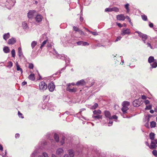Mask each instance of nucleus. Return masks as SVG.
<instances>
[{"label":"nucleus","mask_w":157,"mask_h":157,"mask_svg":"<svg viewBox=\"0 0 157 157\" xmlns=\"http://www.w3.org/2000/svg\"><path fill=\"white\" fill-rule=\"evenodd\" d=\"M135 33H138V36L142 38V40L144 42L145 44L146 43L145 41L147 38V35L138 31H135Z\"/></svg>","instance_id":"1"},{"label":"nucleus","mask_w":157,"mask_h":157,"mask_svg":"<svg viewBox=\"0 0 157 157\" xmlns=\"http://www.w3.org/2000/svg\"><path fill=\"white\" fill-rule=\"evenodd\" d=\"M36 12L35 10H30L27 13V16L29 19H32L36 15Z\"/></svg>","instance_id":"2"},{"label":"nucleus","mask_w":157,"mask_h":157,"mask_svg":"<svg viewBox=\"0 0 157 157\" xmlns=\"http://www.w3.org/2000/svg\"><path fill=\"white\" fill-rule=\"evenodd\" d=\"M39 89L41 91H44L47 88V84L44 82H42L39 84Z\"/></svg>","instance_id":"3"},{"label":"nucleus","mask_w":157,"mask_h":157,"mask_svg":"<svg viewBox=\"0 0 157 157\" xmlns=\"http://www.w3.org/2000/svg\"><path fill=\"white\" fill-rule=\"evenodd\" d=\"M141 99L139 98L135 100L133 102V105L135 107H138L142 104Z\"/></svg>","instance_id":"4"},{"label":"nucleus","mask_w":157,"mask_h":157,"mask_svg":"<svg viewBox=\"0 0 157 157\" xmlns=\"http://www.w3.org/2000/svg\"><path fill=\"white\" fill-rule=\"evenodd\" d=\"M157 144V140L154 139L152 140L151 141V144L149 146V148L151 149H153L157 147L156 144Z\"/></svg>","instance_id":"5"},{"label":"nucleus","mask_w":157,"mask_h":157,"mask_svg":"<svg viewBox=\"0 0 157 157\" xmlns=\"http://www.w3.org/2000/svg\"><path fill=\"white\" fill-rule=\"evenodd\" d=\"M63 152L64 150L63 148H59L56 150V154L57 156L61 157L63 154Z\"/></svg>","instance_id":"6"},{"label":"nucleus","mask_w":157,"mask_h":157,"mask_svg":"<svg viewBox=\"0 0 157 157\" xmlns=\"http://www.w3.org/2000/svg\"><path fill=\"white\" fill-rule=\"evenodd\" d=\"M55 86L53 82H51L48 84V88L50 91H53L55 89Z\"/></svg>","instance_id":"7"},{"label":"nucleus","mask_w":157,"mask_h":157,"mask_svg":"<svg viewBox=\"0 0 157 157\" xmlns=\"http://www.w3.org/2000/svg\"><path fill=\"white\" fill-rule=\"evenodd\" d=\"M130 29H126L122 30L121 31V35L122 36H124L126 34L129 35L130 34Z\"/></svg>","instance_id":"8"},{"label":"nucleus","mask_w":157,"mask_h":157,"mask_svg":"<svg viewBox=\"0 0 157 157\" xmlns=\"http://www.w3.org/2000/svg\"><path fill=\"white\" fill-rule=\"evenodd\" d=\"M104 114L106 118L110 120L111 116L109 111L107 110H105L104 112Z\"/></svg>","instance_id":"9"},{"label":"nucleus","mask_w":157,"mask_h":157,"mask_svg":"<svg viewBox=\"0 0 157 157\" xmlns=\"http://www.w3.org/2000/svg\"><path fill=\"white\" fill-rule=\"evenodd\" d=\"M117 19V20L124 21L125 19V17L123 14H120L118 15L116 17Z\"/></svg>","instance_id":"10"},{"label":"nucleus","mask_w":157,"mask_h":157,"mask_svg":"<svg viewBox=\"0 0 157 157\" xmlns=\"http://www.w3.org/2000/svg\"><path fill=\"white\" fill-rule=\"evenodd\" d=\"M43 17L40 14H37L35 17V19L36 21L37 22H41L43 19Z\"/></svg>","instance_id":"11"},{"label":"nucleus","mask_w":157,"mask_h":157,"mask_svg":"<svg viewBox=\"0 0 157 157\" xmlns=\"http://www.w3.org/2000/svg\"><path fill=\"white\" fill-rule=\"evenodd\" d=\"M85 82L84 80L82 79L78 81L75 84V85L78 86H83L85 85Z\"/></svg>","instance_id":"12"},{"label":"nucleus","mask_w":157,"mask_h":157,"mask_svg":"<svg viewBox=\"0 0 157 157\" xmlns=\"http://www.w3.org/2000/svg\"><path fill=\"white\" fill-rule=\"evenodd\" d=\"M66 90L70 92L71 93H75L76 92L77 90V88H73L71 89L69 87H67L66 88Z\"/></svg>","instance_id":"13"},{"label":"nucleus","mask_w":157,"mask_h":157,"mask_svg":"<svg viewBox=\"0 0 157 157\" xmlns=\"http://www.w3.org/2000/svg\"><path fill=\"white\" fill-rule=\"evenodd\" d=\"M18 56L20 59H21L24 57V56L23 55L21 48L20 47L18 48Z\"/></svg>","instance_id":"14"},{"label":"nucleus","mask_w":157,"mask_h":157,"mask_svg":"<svg viewBox=\"0 0 157 157\" xmlns=\"http://www.w3.org/2000/svg\"><path fill=\"white\" fill-rule=\"evenodd\" d=\"M16 42V39L13 37H12L8 40V44H13Z\"/></svg>","instance_id":"15"},{"label":"nucleus","mask_w":157,"mask_h":157,"mask_svg":"<svg viewBox=\"0 0 157 157\" xmlns=\"http://www.w3.org/2000/svg\"><path fill=\"white\" fill-rule=\"evenodd\" d=\"M22 27L25 30L28 29L29 28L27 24L25 21L22 22Z\"/></svg>","instance_id":"16"},{"label":"nucleus","mask_w":157,"mask_h":157,"mask_svg":"<svg viewBox=\"0 0 157 157\" xmlns=\"http://www.w3.org/2000/svg\"><path fill=\"white\" fill-rule=\"evenodd\" d=\"M14 2H13L12 0H9L8 2L7 1L6 3V5H8V3L10 4V7H11L14 6L15 4Z\"/></svg>","instance_id":"17"},{"label":"nucleus","mask_w":157,"mask_h":157,"mask_svg":"<svg viewBox=\"0 0 157 157\" xmlns=\"http://www.w3.org/2000/svg\"><path fill=\"white\" fill-rule=\"evenodd\" d=\"M155 60L154 59V57L150 56L149 57L148 61L149 63L151 64V63L154 62Z\"/></svg>","instance_id":"18"},{"label":"nucleus","mask_w":157,"mask_h":157,"mask_svg":"<svg viewBox=\"0 0 157 157\" xmlns=\"http://www.w3.org/2000/svg\"><path fill=\"white\" fill-rule=\"evenodd\" d=\"M128 108L127 106H123L121 110L123 113L125 114L127 113V111L128 110Z\"/></svg>","instance_id":"19"},{"label":"nucleus","mask_w":157,"mask_h":157,"mask_svg":"<svg viewBox=\"0 0 157 157\" xmlns=\"http://www.w3.org/2000/svg\"><path fill=\"white\" fill-rule=\"evenodd\" d=\"M3 51L4 53H7L10 52V49L8 47L5 46L3 48Z\"/></svg>","instance_id":"20"},{"label":"nucleus","mask_w":157,"mask_h":157,"mask_svg":"<svg viewBox=\"0 0 157 157\" xmlns=\"http://www.w3.org/2000/svg\"><path fill=\"white\" fill-rule=\"evenodd\" d=\"M101 113V111L100 110H94L93 111L94 115H100Z\"/></svg>","instance_id":"21"},{"label":"nucleus","mask_w":157,"mask_h":157,"mask_svg":"<svg viewBox=\"0 0 157 157\" xmlns=\"http://www.w3.org/2000/svg\"><path fill=\"white\" fill-rule=\"evenodd\" d=\"M152 41V44L155 46V48H157V37H155Z\"/></svg>","instance_id":"22"},{"label":"nucleus","mask_w":157,"mask_h":157,"mask_svg":"<svg viewBox=\"0 0 157 157\" xmlns=\"http://www.w3.org/2000/svg\"><path fill=\"white\" fill-rule=\"evenodd\" d=\"M68 152L70 157H74V151L72 149L69 150Z\"/></svg>","instance_id":"23"},{"label":"nucleus","mask_w":157,"mask_h":157,"mask_svg":"<svg viewBox=\"0 0 157 157\" xmlns=\"http://www.w3.org/2000/svg\"><path fill=\"white\" fill-rule=\"evenodd\" d=\"M150 65L151 66V68H156L157 67V62L156 61H155L152 63H151V64H150Z\"/></svg>","instance_id":"24"},{"label":"nucleus","mask_w":157,"mask_h":157,"mask_svg":"<svg viewBox=\"0 0 157 157\" xmlns=\"http://www.w3.org/2000/svg\"><path fill=\"white\" fill-rule=\"evenodd\" d=\"M92 117L95 119H102V116L100 115H98L95 116L93 115Z\"/></svg>","instance_id":"25"},{"label":"nucleus","mask_w":157,"mask_h":157,"mask_svg":"<svg viewBox=\"0 0 157 157\" xmlns=\"http://www.w3.org/2000/svg\"><path fill=\"white\" fill-rule=\"evenodd\" d=\"M10 36L9 33L5 34L3 36V38L5 40H6Z\"/></svg>","instance_id":"26"},{"label":"nucleus","mask_w":157,"mask_h":157,"mask_svg":"<svg viewBox=\"0 0 157 157\" xmlns=\"http://www.w3.org/2000/svg\"><path fill=\"white\" fill-rule=\"evenodd\" d=\"M54 137L56 141L57 142H58L59 141V136L56 133H55L54 135Z\"/></svg>","instance_id":"27"},{"label":"nucleus","mask_w":157,"mask_h":157,"mask_svg":"<svg viewBox=\"0 0 157 157\" xmlns=\"http://www.w3.org/2000/svg\"><path fill=\"white\" fill-rule=\"evenodd\" d=\"M105 46V45H101L100 43H98L96 45H93L92 47L93 48L95 49L96 48V47H101L103 46L104 47Z\"/></svg>","instance_id":"28"},{"label":"nucleus","mask_w":157,"mask_h":157,"mask_svg":"<svg viewBox=\"0 0 157 157\" xmlns=\"http://www.w3.org/2000/svg\"><path fill=\"white\" fill-rule=\"evenodd\" d=\"M29 78L31 80L33 81L35 79L34 75V74H31L29 76Z\"/></svg>","instance_id":"29"},{"label":"nucleus","mask_w":157,"mask_h":157,"mask_svg":"<svg viewBox=\"0 0 157 157\" xmlns=\"http://www.w3.org/2000/svg\"><path fill=\"white\" fill-rule=\"evenodd\" d=\"M37 43V42L35 41H33L32 42L31 44V46L33 49L34 47L36 45Z\"/></svg>","instance_id":"30"},{"label":"nucleus","mask_w":157,"mask_h":157,"mask_svg":"<svg viewBox=\"0 0 157 157\" xmlns=\"http://www.w3.org/2000/svg\"><path fill=\"white\" fill-rule=\"evenodd\" d=\"M98 105L97 103H95L93 105L90 107V109H94L98 107Z\"/></svg>","instance_id":"31"},{"label":"nucleus","mask_w":157,"mask_h":157,"mask_svg":"<svg viewBox=\"0 0 157 157\" xmlns=\"http://www.w3.org/2000/svg\"><path fill=\"white\" fill-rule=\"evenodd\" d=\"M150 126L151 128H154L155 127L156 123L155 122L152 121L150 122Z\"/></svg>","instance_id":"32"},{"label":"nucleus","mask_w":157,"mask_h":157,"mask_svg":"<svg viewBox=\"0 0 157 157\" xmlns=\"http://www.w3.org/2000/svg\"><path fill=\"white\" fill-rule=\"evenodd\" d=\"M149 137L150 139L151 140H153L155 138V134L154 133L151 132L150 134Z\"/></svg>","instance_id":"33"},{"label":"nucleus","mask_w":157,"mask_h":157,"mask_svg":"<svg viewBox=\"0 0 157 157\" xmlns=\"http://www.w3.org/2000/svg\"><path fill=\"white\" fill-rule=\"evenodd\" d=\"M129 4L128 3H127V4H126L124 6L125 8L127 10V13H128L130 11V10L129 8Z\"/></svg>","instance_id":"34"},{"label":"nucleus","mask_w":157,"mask_h":157,"mask_svg":"<svg viewBox=\"0 0 157 157\" xmlns=\"http://www.w3.org/2000/svg\"><path fill=\"white\" fill-rule=\"evenodd\" d=\"M38 157H48V154L46 152H43L42 155H39Z\"/></svg>","instance_id":"35"},{"label":"nucleus","mask_w":157,"mask_h":157,"mask_svg":"<svg viewBox=\"0 0 157 157\" xmlns=\"http://www.w3.org/2000/svg\"><path fill=\"white\" fill-rule=\"evenodd\" d=\"M129 102L126 101H125L123 102L122 105L123 106H128L129 105Z\"/></svg>","instance_id":"36"},{"label":"nucleus","mask_w":157,"mask_h":157,"mask_svg":"<svg viewBox=\"0 0 157 157\" xmlns=\"http://www.w3.org/2000/svg\"><path fill=\"white\" fill-rule=\"evenodd\" d=\"M117 118H118V117L116 115H113L112 116H111V118H110V120H111L112 119H114L115 120V121H116L117 120Z\"/></svg>","instance_id":"37"},{"label":"nucleus","mask_w":157,"mask_h":157,"mask_svg":"<svg viewBox=\"0 0 157 157\" xmlns=\"http://www.w3.org/2000/svg\"><path fill=\"white\" fill-rule=\"evenodd\" d=\"M37 152L36 150H35L31 155V157H35Z\"/></svg>","instance_id":"38"},{"label":"nucleus","mask_w":157,"mask_h":157,"mask_svg":"<svg viewBox=\"0 0 157 157\" xmlns=\"http://www.w3.org/2000/svg\"><path fill=\"white\" fill-rule=\"evenodd\" d=\"M53 51H54V54H56L58 55L57 58H60L61 59V55H59L58 54V52H57V51H56L55 49H53Z\"/></svg>","instance_id":"39"},{"label":"nucleus","mask_w":157,"mask_h":157,"mask_svg":"<svg viewBox=\"0 0 157 157\" xmlns=\"http://www.w3.org/2000/svg\"><path fill=\"white\" fill-rule=\"evenodd\" d=\"M13 66V63L11 61H9L8 63L7 67L9 68H10Z\"/></svg>","instance_id":"40"},{"label":"nucleus","mask_w":157,"mask_h":157,"mask_svg":"<svg viewBox=\"0 0 157 157\" xmlns=\"http://www.w3.org/2000/svg\"><path fill=\"white\" fill-rule=\"evenodd\" d=\"M112 11H114L115 12H118L119 11V9L117 7H114L112 8Z\"/></svg>","instance_id":"41"},{"label":"nucleus","mask_w":157,"mask_h":157,"mask_svg":"<svg viewBox=\"0 0 157 157\" xmlns=\"http://www.w3.org/2000/svg\"><path fill=\"white\" fill-rule=\"evenodd\" d=\"M11 55L13 57H14L15 56V52L14 49L12 50L11 52Z\"/></svg>","instance_id":"42"},{"label":"nucleus","mask_w":157,"mask_h":157,"mask_svg":"<svg viewBox=\"0 0 157 157\" xmlns=\"http://www.w3.org/2000/svg\"><path fill=\"white\" fill-rule=\"evenodd\" d=\"M87 31L89 32L90 33L92 34L94 36H96L98 35V33L97 32H93L91 31H90L88 29L87 30Z\"/></svg>","instance_id":"43"},{"label":"nucleus","mask_w":157,"mask_h":157,"mask_svg":"<svg viewBox=\"0 0 157 157\" xmlns=\"http://www.w3.org/2000/svg\"><path fill=\"white\" fill-rule=\"evenodd\" d=\"M141 17L142 19L144 21H146L147 20V16L144 15H141Z\"/></svg>","instance_id":"44"},{"label":"nucleus","mask_w":157,"mask_h":157,"mask_svg":"<svg viewBox=\"0 0 157 157\" xmlns=\"http://www.w3.org/2000/svg\"><path fill=\"white\" fill-rule=\"evenodd\" d=\"M47 40H44L43 42V43H42V44H41V46H40V48L41 49H42V48L43 47H44V46L46 44V42H47Z\"/></svg>","instance_id":"45"},{"label":"nucleus","mask_w":157,"mask_h":157,"mask_svg":"<svg viewBox=\"0 0 157 157\" xmlns=\"http://www.w3.org/2000/svg\"><path fill=\"white\" fill-rule=\"evenodd\" d=\"M65 137L63 136L62 138V140L60 141V143L61 145H63L64 143Z\"/></svg>","instance_id":"46"},{"label":"nucleus","mask_w":157,"mask_h":157,"mask_svg":"<svg viewBox=\"0 0 157 157\" xmlns=\"http://www.w3.org/2000/svg\"><path fill=\"white\" fill-rule=\"evenodd\" d=\"M152 108L151 105H149L148 106H146L145 108V110H149L151 109Z\"/></svg>","instance_id":"47"},{"label":"nucleus","mask_w":157,"mask_h":157,"mask_svg":"<svg viewBox=\"0 0 157 157\" xmlns=\"http://www.w3.org/2000/svg\"><path fill=\"white\" fill-rule=\"evenodd\" d=\"M105 11L106 12H111L112 11V8H107L105 9Z\"/></svg>","instance_id":"48"},{"label":"nucleus","mask_w":157,"mask_h":157,"mask_svg":"<svg viewBox=\"0 0 157 157\" xmlns=\"http://www.w3.org/2000/svg\"><path fill=\"white\" fill-rule=\"evenodd\" d=\"M89 45V44L87 42L82 41V46H86Z\"/></svg>","instance_id":"49"},{"label":"nucleus","mask_w":157,"mask_h":157,"mask_svg":"<svg viewBox=\"0 0 157 157\" xmlns=\"http://www.w3.org/2000/svg\"><path fill=\"white\" fill-rule=\"evenodd\" d=\"M18 116L22 118H24V117L22 116V113H21L19 111H18Z\"/></svg>","instance_id":"50"},{"label":"nucleus","mask_w":157,"mask_h":157,"mask_svg":"<svg viewBox=\"0 0 157 157\" xmlns=\"http://www.w3.org/2000/svg\"><path fill=\"white\" fill-rule=\"evenodd\" d=\"M16 67L17 70L18 71H20L22 73V69L19 66H17V67Z\"/></svg>","instance_id":"51"},{"label":"nucleus","mask_w":157,"mask_h":157,"mask_svg":"<svg viewBox=\"0 0 157 157\" xmlns=\"http://www.w3.org/2000/svg\"><path fill=\"white\" fill-rule=\"evenodd\" d=\"M152 153L155 156H157V151L154 150L152 151Z\"/></svg>","instance_id":"52"},{"label":"nucleus","mask_w":157,"mask_h":157,"mask_svg":"<svg viewBox=\"0 0 157 157\" xmlns=\"http://www.w3.org/2000/svg\"><path fill=\"white\" fill-rule=\"evenodd\" d=\"M33 65L32 63H29V68L30 69H33Z\"/></svg>","instance_id":"53"},{"label":"nucleus","mask_w":157,"mask_h":157,"mask_svg":"<svg viewBox=\"0 0 157 157\" xmlns=\"http://www.w3.org/2000/svg\"><path fill=\"white\" fill-rule=\"evenodd\" d=\"M149 118H148L147 119V121L146 124H145V126L147 127H149Z\"/></svg>","instance_id":"54"},{"label":"nucleus","mask_w":157,"mask_h":157,"mask_svg":"<svg viewBox=\"0 0 157 157\" xmlns=\"http://www.w3.org/2000/svg\"><path fill=\"white\" fill-rule=\"evenodd\" d=\"M73 28L74 30L75 31L78 32L79 30L77 27L74 26Z\"/></svg>","instance_id":"55"},{"label":"nucleus","mask_w":157,"mask_h":157,"mask_svg":"<svg viewBox=\"0 0 157 157\" xmlns=\"http://www.w3.org/2000/svg\"><path fill=\"white\" fill-rule=\"evenodd\" d=\"M77 45H82V41H81L77 42L76 43Z\"/></svg>","instance_id":"56"},{"label":"nucleus","mask_w":157,"mask_h":157,"mask_svg":"<svg viewBox=\"0 0 157 157\" xmlns=\"http://www.w3.org/2000/svg\"><path fill=\"white\" fill-rule=\"evenodd\" d=\"M121 38V36H118L117 37L116 40H115V42H116L117 41H118L119 40H120Z\"/></svg>","instance_id":"57"},{"label":"nucleus","mask_w":157,"mask_h":157,"mask_svg":"<svg viewBox=\"0 0 157 157\" xmlns=\"http://www.w3.org/2000/svg\"><path fill=\"white\" fill-rule=\"evenodd\" d=\"M79 33L82 35H84V32L82 31V30H79V31L78 32Z\"/></svg>","instance_id":"58"},{"label":"nucleus","mask_w":157,"mask_h":157,"mask_svg":"<svg viewBox=\"0 0 157 157\" xmlns=\"http://www.w3.org/2000/svg\"><path fill=\"white\" fill-rule=\"evenodd\" d=\"M56 108V107L55 106H53L52 108V107H49V109L50 110L53 111Z\"/></svg>","instance_id":"59"},{"label":"nucleus","mask_w":157,"mask_h":157,"mask_svg":"<svg viewBox=\"0 0 157 157\" xmlns=\"http://www.w3.org/2000/svg\"><path fill=\"white\" fill-rule=\"evenodd\" d=\"M144 103L146 105H147L149 103L150 101L148 100H146L144 101Z\"/></svg>","instance_id":"60"},{"label":"nucleus","mask_w":157,"mask_h":157,"mask_svg":"<svg viewBox=\"0 0 157 157\" xmlns=\"http://www.w3.org/2000/svg\"><path fill=\"white\" fill-rule=\"evenodd\" d=\"M147 45L148 47H149L153 49L150 43L147 42Z\"/></svg>","instance_id":"61"},{"label":"nucleus","mask_w":157,"mask_h":157,"mask_svg":"<svg viewBox=\"0 0 157 157\" xmlns=\"http://www.w3.org/2000/svg\"><path fill=\"white\" fill-rule=\"evenodd\" d=\"M117 24L118 25V26L120 28H121L123 26L120 23H117Z\"/></svg>","instance_id":"62"},{"label":"nucleus","mask_w":157,"mask_h":157,"mask_svg":"<svg viewBox=\"0 0 157 157\" xmlns=\"http://www.w3.org/2000/svg\"><path fill=\"white\" fill-rule=\"evenodd\" d=\"M149 26L151 28H152V27H153V24L152 23H151L150 22L149 24Z\"/></svg>","instance_id":"63"},{"label":"nucleus","mask_w":157,"mask_h":157,"mask_svg":"<svg viewBox=\"0 0 157 157\" xmlns=\"http://www.w3.org/2000/svg\"><path fill=\"white\" fill-rule=\"evenodd\" d=\"M126 18L127 19V20H128V21H130V20H131L130 18H129V17L128 16H126L125 18Z\"/></svg>","instance_id":"64"}]
</instances>
